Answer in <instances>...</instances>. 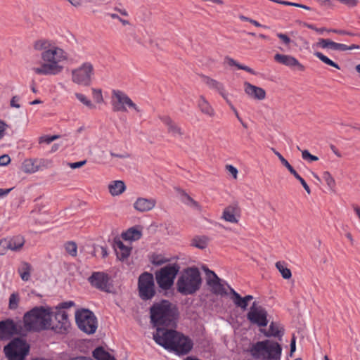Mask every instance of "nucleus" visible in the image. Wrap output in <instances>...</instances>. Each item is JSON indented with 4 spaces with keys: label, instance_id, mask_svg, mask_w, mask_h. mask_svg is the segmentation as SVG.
Segmentation results:
<instances>
[{
    "label": "nucleus",
    "instance_id": "obj_1",
    "mask_svg": "<svg viewBox=\"0 0 360 360\" xmlns=\"http://www.w3.org/2000/svg\"><path fill=\"white\" fill-rule=\"evenodd\" d=\"M34 48L41 51V58L44 63L38 68H34L37 75H57L63 70V63L68 60V53L54 42L47 39H39L34 42Z\"/></svg>",
    "mask_w": 360,
    "mask_h": 360
},
{
    "label": "nucleus",
    "instance_id": "obj_2",
    "mask_svg": "<svg viewBox=\"0 0 360 360\" xmlns=\"http://www.w3.org/2000/svg\"><path fill=\"white\" fill-rule=\"evenodd\" d=\"M153 340L168 352L178 356L188 354L193 347L191 338L172 329L158 328L153 333Z\"/></svg>",
    "mask_w": 360,
    "mask_h": 360
},
{
    "label": "nucleus",
    "instance_id": "obj_3",
    "mask_svg": "<svg viewBox=\"0 0 360 360\" xmlns=\"http://www.w3.org/2000/svg\"><path fill=\"white\" fill-rule=\"evenodd\" d=\"M20 324L19 332L22 337H26L30 333L45 330L51 326V315L49 309L43 307H35L24 314L22 320H19Z\"/></svg>",
    "mask_w": 360,
    "mask_h": 360
},
{
    "label": "nucleus",
    "instance_id": "obj_4",
    "mask_svg": "<svg viewBox=\"0 0 360 360\" xmlns=\"http://www.w3.org/2000/svg\"><path fill=\"white\" fill-rule=\"evenodd\" d=\"M151 323L157 328L174 327L178 312L176 307L167 300L155 302L150 309ZM158 329H156L157 330Z\"/></svg>",
    "mask_w": 360,
    "mask_h": 360
},
{
    "label": "nucleus",
    "instance_id": "obj_5",
    "mask_svg": "<svg viewBox=\"0 0 360 360\" xmlns=\"http://www.w3.org/2000/svg\"><path fill=\"white\" fill-rule=\"evenodd\" d=\"M249 352L257 360H280L282 347L276 342L265 340L253 344Z\"/></svg>",
    "mask_w": 360,
    "mask_h": 360
},
{
    "label": "nucleus",
    "instance_id": "obj_6",
    "mask_svg": "<svg viewBox=\"0 0 360 360\" xmlns=\"http://www.w3.org/2000/svg\"><path fill=\"white\" fill-rule=\"evenodd\" d=\"M202 278L199 270L195 267L185 269L176 282L178 292L184 295H193L200 288Z\"/></svg>",
    "mask_w": 360,
    "mask_h": 360
},
{
    "label": "nucleus",
    "instance_id": "obj_7",
    "mask_svg": "<svg viewBox=\"0 0 360 360\" xmlns=\"http://www.w3.org/2000/svg\"><path fill=\"white\" fill-rule=\"evenodd\" d=\"M30 345L20 338H14L4 348L8 360H25L30 352Z\"/></svg>",
    "mask_w": 360,
    "mask_h": 360
},
{
    "label": "nucleus",
    "instance_id": "obj_8",
    "mask_svg": "<svg viewBox=\"0 0 360 360\" xmlns=\"http://www.w3.org/2000/svg\"><path fill=\"white\" fill-rule=\"evenodd\" d=\"M75 321L78 328L86 334H94L97 329V319L89 309L77 310L75 313Z\"/></svg>",
    "mask_w": 360,
    "mask_h": 360
},
{
    "label": "nucleus",
    "instance_id": "obj_9",
    "mask_svg": "<svg viewBox=\"0 0 360 360\" xmlns=\"http://www.w3.org/2000/svg\"><path fill=\"white\" fill-rule=\"evenodd\" d=\"M180 266L177 264H168L160 269L155 274L156 281L160 288L164 290L169 289L174 283V280L179 271Z\"/></svg>",
    "mask_w": 360,
    "mask_h": 360
},
{
    "label": "nucleus",
    "instance_id": "obj_10",
    "mask_svg": "<svg viewBox=\"0 0 360 360\" xmlns=\"http://www.w3.org/2000/svg\"><path fill=\"white\" fill-rule=\"evenodd\" d=\"M111 104L114 112H127V107L134 109L137 112L141 111L133 101L124 92L120 90H112Z\"/></svg>",
    "mask_w": 360,
    "mask_h": 360
},
{
    "label": "nucleus",
    "instance_id": "obj_11",
    "mask_svg": "<svg viewBox=\"0 0 360 360\" xmlns=\"http://www.w3.org/2000/svg\"><path fill=\"white\" fill-rule=\"evenodd\" d=\"M94 75V68L92 63L85 62L72 70V81L77 84L88 86L91 83Z\"/></svg>",
    "mask_w": 360,
    "mask_h": 360
},
{
    "label": "nucleus",
    "instance_id": "obj_12",
    "mask_svg": "<svg viewBox=\"0 0 360 360\" xmlns=\"http://www.w3.org/2000/svg\"><path fill=\"white\" fill-rule=\"evenodd\" d=\"M138 287L142 300L152 299L155 293L153 276L148 272L142 274L139 278Z\"/></svg>",
    "mask_w": 360,
    "mask_h": 360
},
{
    "label": "nucleus",
    "instance_id": "obj_13",
    "mask_svg": "<svg viewBox=\"0 0 360 360\" xmlns=\"http://www.w3.org/2000/svg\"><path fill=\"white\" fill-rule=\"evenodd\" d=\"M51 162L44 158L25 159L22 163V171L26 174H34L39 171L48 169L51 167Z\"/></svg>",
    "mask_w": 360,
    "mask_h": 360
},
{
    "label": "nucleus",
    "instance_id": "obj_14",
    "mask_svg": "<svg viewBox=\"0 0 360 360\" xmlns=\"http://www.w3.org/2000/svg\"><path fill=\"white\" fill-rule=\"evenodd\" d=\"M20 324L11 319L0 321V340H7L15 335L22 337L19 332Z\"/></svg>",
    "mask_w": 360,
    "mask_h": 360
},
{
    "label": "nucleus",
    "instance_id": "obj_15",
    "mask_svg": "<svg viewBox=\"0 0 360 360\" xmlns=\"http://www.w3.org/2000/svg\"><path fill=\"white\" fill-rule=\"evenodd\" d=\"M25 242V238L20 235L0 240V255H6L8 250L20 251Z\"/></svg>",
    "mask_w": 360,
    "mask_h": 360
},
{
    "label": "nucleus",
    "instance_id": "obj_16",
    "mask_svg": "<svg viewBox=\"0 0 360 360\" xmlns=\"http://www.w3.org/2000/svg\"><path fill=\"white\" fill-rule=\"evenodd\" d=\"M248 319L258 326H266L268 323L267 312L264 308L258 305L255 302L250 308L247 314Z\"/></svg>",
    "mask_w": 360,
    "mask_h": 360
},
{
    "label": "nucleus",
    "instance_id": "obj_17",
    "mask_svg": "<svg viewBox=\"0 0 360 360\" xmlns=\"http://www.w3.org/2000/svg\"><path fill=\"white\" fill-rule=\"evenodd\" d=\"M207 284L212 288L214 293L217 295L226 294L222 281L211 270H206Z\"/></svg>",
    "mask_w": 360,
    "mask_h": 360
},
{
    "label": "nucleus",
    "instance_id": "obj_18",
    "mask_svg": "<svg viewBox=\"0 0 360 360\" xmlns=\"http://www.w3.org/2000/svg\"><path fill=\"white\" fill-rule=\"evenodd\" d=\"M55 318L57 323L51 328L57 333L65 334L68 333L70 328V323L68 314L65 312H59L56 314Z\"/></svg>",
    "mask_w": 360,
    "mask_h": 360
},
{
    "label": "nucleus",
    "instance_id": "obj_19",
    "mask_svg": "<svg viewBox=\"0 0 360 360\" xmlns=\"http://www.w3.org/2000/svg\"><path fill=\"white\" fill-rule=\"evenodd\" d=\"M109 276L104 272H94L89 278V281L91 284L101 290H106L108 287Z\"/></svg>",
    "mask_w": 360,
    "mask_h": 360
},
{
    "label": "nucleus",
    "instance_id": "obj_20",
    "mask_svg": "<svg viewBox=\"0 0 360 360\" xmlns=\"http://www.w3.org/2000/svg\"><path fill=\"white\" fill-rule=\"evenodd\" d=\"M274 60L290 68H296L300 71H304L305 69L304 66L302 65L297 59L290 55L277 53L274 56Z\"/></svg>",
    "mask_w": 360,
    "mask_h": 360
},
{
    "label": "nucleus",
    "instance_id": "obj_21",
    "mask_svg": "<svg viewBox=\"0 0 360 360\" xmlns=\"http://www.w3.org/2000/svg\"><path fill=\"white\" fill-rule=\"evenodd\" d=\"M160 120L167 127V132L174 137H181L184 130L169 116H160Z\"/></svg>",
    "mask_w": 360,
    "mask_h": 360
},
{
    "label": "nucleus",
    "instance_id": "obj_22",
    "mask_svg": "<svg viewBox=\"0 0 360 360\" xmlns=\"http://www.w3.org/2000/svg\"><path fill=\"white\" fill-rule=\"evenodd\" d=\"M156 205L154 198H139L134 203V207L139 212H145L153 210Z\"/></svg>",
    "mask_w": 360,
    "mask_h": 360
},
{
    "label": "nucleus",
    "instance_id": "obj_23",
    "mask_svg": "<svg viewBox=\"0 0 360 360\" xmlns=\"http://www.w3.org/2000/svg\"><path fill=\"white\" fill-rule=\"evenodd\" d=\"M245 91L252 98L263 100L266 97V91L264 89L252 85L249 82H245Z\"/></svg>",
    "mask_w": 360,
    "mask_h": 360
},
{
    "label": "nucleus",
    "instance_id": "obj_24",
    "mask_svg": "<svg viewBox=\"0 0 360 360\" xmlns=\"http://www.w3.org/2000/svg\"><path fill=\"white\" fill-rule=\"evenodd\" d=\"M114 248L117 257L120 260L127 259L129 256L131 250V246L125 245L121 240L115 241Z\"/></svg>",
    "mask_w": 360,
    "mask_h": 360
},
{
    "label": "nucleus",
    "instance_id": "obj_25",
    "mask_svg": "<svg viewBox=\"0 0 360 360\" xmlns=\"http://www.w3.org/2000/svg\"><path fill=\"white\" fill-rule=\"evenodd\" d=\"M108 189L110 193L113 195H120L122 193L124 192L126 189V186L124 183V181L120 180H116L112 181L109 185H108Z\"/></svg>",
    "mask_w": 360,
    "mask_h": 360
},
{
    "label": "nucleus",
    "instance_id": "obj_26",
    "mask_svg": "<svg viewBox=\"0 0 360 360\" xmlns=\"http://www.w3.org/2000/svg\"><path fill=\"white\" fill-rule=\"evenodd\" d=\"M238 212V208L236 205H231L227 207L223 212V218L224 220L231 223H237L238 219L236 214Z\"/></svg>",
    "mask_w": 360,
    "mask_h": 360
},
{
    "label": "nucleus",
    "instance_id": "obj_27",
    "mask_svg": "<svg viewBox=\"0 0 360 360\" xmlns=\"http://www.w3.org/2000/svg\"><path fill=\"white\" fill-rule=\"evenodd\" d=\"M230 294L231 295V300L234 304L240 307L243 309H246L248 305V303L246 302V300L244 299V297H242L236 291H235L234 289H233L231 287L228 285Z\"/></svg>",
    "mask_w": 360,
    "mask_h": 360
},
{
    "label": "nucleus",
    "instance_id": "obj_28",
    "mask_svg": "<svg viewBox=\"0 0 360 360\" xmlns=\"http://www.w3.org/2000/svg\"><path fill=\"white\" fill-rule=\"evenodd\" d=\"M203 82L211 89H216L224 99H226V94L224 91V88L222 84L220 82L210 78L208 77H205L203 78Z\"/></svg>",
    "mask_w": 360,
    "mask_h": 360
},
{
    "label": "nucleus",
    "instance_id": "obj_29",
    "mask_svg": "<svg viewBox=\"0 0 360 360\" xmlns=\"http://www.w3.org/2000/svg\"><path fill=\"white\" fill-rule=\"evenodd\" d=\"M198 105L203 114L207 115L209 117H213L214 115V110L204 96H201L200 97Z\"/></svg>",
    "mask_w": 360,
    "mask_h": 360
},
{
    "label": "nucleus",
    "instance_id": "obj_30",
    "mask_svg": "<svg viewBox=\"0 0 360 360\" xmlns=\"http://www.w3.org/2000/svg\"><path fill=\"white\" fill-rule=\"evenodd\" d=\"M31 271L32 266L25 262H22L18 269L21 279L24 281H27L30 278Z\"/></svg>",
    "mask_w": 360,
    "mask_h": 360
},
{
    "label": "nucleus",
    "instance_id": "obj_31",
    "mask_svg": "<svg viewBox=\"0 0 360 360\" xmlns=\"http://www.w3.org/2000/svg\"><path fill=\"white\" fill-rule=\"evenodd\" d=\"M141 237V231L137 229L132 227L129 229L126 232L122 234V238L125 240H136L140 239Z\"/></svg>",
    "mask_w": 360,
    "mask_h": 360
},
{
    "label": "nucleus",
    "instance_id": "obj_32",
    "mask_svg": "<svg viewBox=\"0 0 360 360\" xmlns=\"http://www.w3.org/2000/svg\"><path fill=\"white\" fill-rule=\"evenodd\" d=\"M93 356L96 360H116L113 356L101 347H97L94 350Z\"/></svg>",
    "mask_w": 360,
    "mask_h": 360
},
{
    "label": "nucleus",
    "instance_id": "obj_33",
    "mask_svg": "<svg viewBox=\"0 0 360 360\" xmlns=\"http://www.w3.org/2000/svg\"><path fill=\"white\" fill-rule=\"evenodd\" d=\"M330 49H333V50L345 51L353 50V49H359L360 46L356 45V44H352L350 46H347L344 44H340V43H337V42L331 41Z\"/></svg>",
    "mask_w": 360,
    "mask_h": 360
},
{
    "label": "nucleus",
    "instance_id": "obj_34",
    "mask_svg": "<svg viewBox=\"0 0 360 360\" xmlns=\"http://www.w3.org/2000/svg\"><path fill=\"white\" fill-rule=\"evenodd\" d=\"M283 335V333L280 330L279 326L274 322L270 324L269 330L265 333V335L267 337L273 336L278 338L280 340Z\"/></svg>",
    "mask_w": 360,
    "mask_h": 360
},
{
    "label": "nucleus",
    "instance_id": "obj_35",
    "mask_svg": "<svg viewBox=\"0 0 360 360\" xmlns=\"http://www.w3.org/2000/svg\"><path fill=\"white\" fill-rule=\"evenodd\" d=\"M225 60L228 63V65H229L230 66H236L239 70H245V71H246L252 75H256V72L254 70L249 68L248 66L238 63L236 60H235L234 59H233L231 58L226 57Z\"/></svg>",
    "mask_w": 360,
    "mask_h": 360
},
{
    "label": "nucleus",
    "instance_id": "obj_36",
    "mask_svg": "<svg viewBox=\"0 0 360 360\" xmlns=\"http://www.w3.org/2000/svg\"><path fill=\"white\" fill-rule=\"evenodd\" d=\"M276 266L285 279H289L292 276L290 270L282 262H277Z\"/></svg>",
    "mask_w": 360,
    "mask_h": 360
},
{
    "label": "nucleus",
    "instance_id": "obj_37",
    "mask_svg": "<svg viewBox=\"0 0 360 360\" xmlns=\"http://www.w3.org/2000/svg\"><path fill=\"white\" fill-rule=\"evenodd\" d=\"M314 56H316L320 60H321L323 63H324L326 65H328L330 66H332L338 70L340 69V67L339 65L332 60H330L329 58L323 55L322 53L316 51L314 53Z\"/></svg>",
    "mask_w": 360,
    "mask_h": 360
},
{
    "label": "nucleus",
    "instance_id": "obj_38",
    "mask_svg": "<svg viewBox=\"0 0 360 360\" xmlns=\"http://www.w3.org/2000/svg\"><path fill=\"white\" fill-rule=\"evenodd\" d=\"M20 295L18 292H13L9 297L8 308L11 310H15L18 307L20 302Z\"/></svg>",
    "mask_w": 360,
    "mask_h": 360
},
{
    "label": "nucleus",
    "instance_id": "obj_39",
    "mask_svg": "<svg viewBox=\"0 0 360 360\" xmlns=\"http://www.w3.org/2000/svg\"><path fill=\"white\" fill-rule=\"evenodd\" d=\"M207 244V239L205 237H195L191 241V245L199 249L205 248Z\"/></svg>",
    "mask_w": 360,
    "mask_h": 360
},
{
    "label": "nucleus",
    "instance_id": "obj_40",
    "mask_svg": "<svg viewBox=\"0 0 360 360\" xmlns=\"http://www.w3.org/2000/svg\"><path fill=\"white\" fill-rule=\"evenodd\" d=\"M181 201L191 206V207H195V208H198L199 207V205L198 203L195 201L193 199H192L187 193H186L185 192H182L181 193Z\"/></svg>",
    "mask_w": 360,
    "mask_h": 360
},
{
    "label": "nucleus",
    "instance_id": "obj_41",
    "mask_svg": "<svg viewBox=\"0 0 360 360\" xmlns=\"http://www.w3.org/2000/svg\"><path fill=\"white\" fill-rule=\"evenodd\" d=\"M181 201L191 206V207H195V208H198L199 207V205L198 203L195 201L193 199H192L187 193H186L185 192H182L181 193Z\"/></svg>",
    "mask_w": 360,
    "mask_h": 360
},
{
    "label": "nucleus",
    "instance_id": "obj_42",
    "mask_svg": "<svg viewBox=\"0 0 360 360\" xmlns=\"http://www.w3.org/2000/svg\"><path fill=\"white\" fill-rule=\"evenodd\" d=\"M66 252L71 256L75 257L77 253V246L75 242L70 241L65 244Z\"/></svg>",
    "mask_w": 360,
    "mask_h": 360
},
{
    "label": "nucleus",
    "instance_id": "obj_43",
    "mask_svg": "<svg viewBox=\"0 0 360 360\" xmlns=\"http://www.w3.org/2000/svg\"><path fill=\"white\" fill-rule=\"evenodd\" d=\"M290 174H292L299 181V182L301 183L307 193L310 194L311 190L304 179L294 169L290 172Z\"/></svg>",
    "mask_w": 360,
    "mask_h": 360
},
{
    "label": "nucleus",
    "instance_id": "obj_44",
    "mask_svg": "<svg viewBox=\"0 0 360 360\" xmlns=\"http://www.w3.org/2000/svg\"><path fill=\"white\" fill-rule=\"evenodd\" d=\"M75 96L81 103H82L86 106L90 108H94V105L91 103V101L89 100L84 94L80 93H76Z\"/></svg>",
    "mask_w": 360,
    "mask_h": 360
},
{
    "label": "nucleus",
    "instance_id": "obj_45",
    "mask_svg": "<svg viewBox=\"0 0 360 360\" xmlns=\"http://www.w3.org/2000/svg\"><path fill=\"white\" fill-rule=\"evenodd\" d=\"M323 179L330 188H333L335 186V179L328 172H324L323 173Z\"/></svg>",
    "mask_w": 360,
    "mask_h": 360
},
{
    "label": "nucleus",
    "instance_id": "obj_46",
    "mask_svg": "<svg viewBox=\"0 0 360 360\" xmlns=\"http://www.w3.org/2000/svg\"><path fill=\"white\" fill-rule=\"evenodd\" d=\"M274 154L278 158L281 163L288 169V171L290 172L293 169V167L290 165V163L288 162L287 160H285L283 156L278 151H276L275 149H272Z\"/></svg>",
    "mask_w": 360,
    "mask_h": 360
},
{
    "label": "nucleus",
    "instance_id": "obj_47",
    "mask_svg": "<svg viewBox=\"0 0 360 360\" xmlns=\"http://www.w3.org/2000/svg\"><path fill=\"white\" fill-rule=\"evenodd\" d=\"M60 138L59 135H53V136H42L39 139V143H46V144L51 143L52 141Z\"/></svg>",
    "mask_w": 360,
    "mask_h": 360
},
{
    "label": "nucleus",
    "instance_id": "obj_48",
    "mask_svg": "<svg viewBox=\"0 0 360 360\" xmlns=\"http://www.w3.org/2000/svg\"><path fill=\"white\" fill-rule=\"evenodd\" d=\"M302 157L304 160L313 162L319 160L317 156L311 155L307 150H304L302 151Z\"/></svg>",
    "mask_w": 360,
    "mask_h": 360
},
{
    "label": "nucleus",
    "instance_id": "obj_49",
    "mask_svg": "<svg viewBox=\"0 0 360 360\" xmlns=\"http://www.w3.org/2000/svg\"><path fill=\"white\" fill-rule=\"evenodd\" d=\"M93 97L95 101L98 103H101L103 102V98L102 96V92L101 89H93Z\"/></svg>",
    "mask_w": 360,
    "mask_h": 360
},
{
    "label": "nucleus",
    "instance_id": "obj_50",
    "mask_svg": "<svg viewBox=\"0 0 360 360\" xmlns=\"http://www.w3.org/2000/svg\"><path fill=\"white\" fill-rule=\"evenodd\" d=\"M276 36L281 40V41L287 46L291 44L292 40L290 38L285 34L283 33H277Z\"/></svg>",
    "mask_w": 360,
    "mask_h": 360
},
{
    "label": "nucleus",
    "instance_id": "obj_51",
    "mask_svg": "<svg viewBox=\"0 0 360 360\" xmlns=\"http://www.w3.org/2000/svg\"><path fill=\"white\" fill-rule=\"evenodd\" d=\"M330 42L331 40L328 39H320L319 41L317 42V46L322 48V49H326L330 48Z\"/></svg>",
    "mask_w": 360,
    "mask_h": 360
},
{
    "label": "nucleus",
    "instance_id": "obj_52",
    "mask_svg": "<svg viewBox=\"0 0 360 360\" xmlns=\"http://www.w3.org/2000/svg\"><path fill=\"white\" fill-rule=\"evenodd\" d=\"M20 101V98L18 96H14L12 97V98L11 100L10 105L12 108H20V105L19 103Z\"/></svg>",
    "mask_w": 360,
    "mask_h": 360
},
{
    "label": "nucleus",
    "instance_id": "obj_53",
    "mask_svg": "<svg viewBox=\"0 0 360 360\" xmlns=\"http://www.w3.org/2000/svg\"><path fill=\"white\" fill-rule=\"evenodd\" d=\"M86 163V160H82L76 162L68 163V165L72 169H77L84 166Z\"/></svg>",
    "mask_w": 360,
    "mask_h": 360
},
{
    "label": "nucleus",
    "instance_id": "obj_54",
    "mask_svg": "<svg viewBox=\"0 0 360 360\" xmlns=\"http://www.w3.org/2000/svg\"><path fill=\"white\" fill-rule=\"evenodd\" d=\"M11 161V158L8 155H3L0 156V165L6 166Z\"/></svg>",
    "mask_w": 360,
    "mask_h": 360
},
{
    "label": "nucleus",
    "instance_id": "obj_55",
    "mask_svg": "<svg viewBox=\"0 0 360 360\" xmlns=\"http://www.w3.org/2000/svg\"><path fill=\"white\" fill-rule=\"evenodd\" d=\"M226 169L233 176L234 179L237 178L238 170L235 167H233V165H226Z\"/></svg>",
    "mask_w": 360,
    "mask_h": 360
},
{
    "label": "nucleus",
    "instance_id": "obj_56",
    "mask_svg": "<svg viewBox=\"0 0 360 360\" xmlns=\"http://www.w3.org/2000/svg\"><path fill=\"white\" fill-rule=\"evenodd\" d=\"M318 2L323 6L332 8H333V4L332 0H317Z\"/></svg>",
    "mask_w": 360,
    "mask_h": 360
},
{
    "label": "nucleus",
    "instance_id": "obj_57",
    "mask_svg": "<svg viewBox=\"0 0 360 360\" xmlns=\"http://www.w3.org/2000/svg\"><path fill=\"white\" fill-rule=\"evenodd\" d=\"M328 32H332L333 33H336V34H340V35H349V36H352L353 34L347 32V31H345V30H335V29H333V30H328Z\"/></svg>",
    "mask_w": 360,
    "mask_h": 360
},
{
    "label": "nucleus",
    "instance_id": "obj_58",
    "mask_svg": "<svg viewBox=\"0 0 360 360\" xmlns=\"http://www.w3.org/2000/svg\"><path fill=\"white\" fill-rule=\"evenodd\" d=\"M167 262H168V259H163L158 256L154 258L153 260V263L155 265H161L164 263H166Z\"/></svg>",
    "mask_w": 360,
    "mask_h": 360
},
{
    "label": "nucleus",
    "instance_id": "obj_59",
    "mask_svg": "<svg viewBox=\"0 0 360 360\" xmlns=\"http://www.w3.org/2000/svg\"><path fill=\"white\" fill-rule=\"evenodd\" d=\"M74 305L75 302L73 301L64 302L60 304V307L62 309H69Z\"/></svg>",
    "mask_w": 360,
    "mask_h": 360
},
{
    "label": "nucleus",
    "instance_id": "obj_60",
    "mask_svg": "<svg viewBox=\"0 0 360 360\" xmlns=\"http://www.w3.org/2000/svg\"><path fill=\"white\" fill-rule=\"evenodd\" d=\"M6 124L0 120V140L4 137V131L6 129Z\"/></svg>",
    "mask_w": 360,
    "mask_h": 360
},
{
    "label": "nucleus",
    "instance_id": "obj_61",
    "mask_svg": "<svg viewBox=\"0 0 360 360\" xmlns=\"http://www.w3.org/2000/svg\"><path fill=\"white\" fill-rule=\"evenodd\" d=\"M226 100L229 103V105H230L231 110L233 111L234 114L236 115V117H237V119L240 121V122H242V119L240 117V115H239L237 110L236 109V108L231 103H229V100L227 98Z\"/></svg>",
    "mask_w": 360,
    "mask_h": 360
},
{
    "label": "nucleus",
    "instance_id": "obj_62",
    "mask_svg": "<svg viewBox=\"0 0 360 360\" xmlns=\"http://www.w3.org/2000/svg\"><path fill=\"white\" fill-rule=\"evenodd\" d=\"M113 9L115 11L119 12L122 15H124V16H128L129 15L128 12L124 8H119L117 6H115Z\"/></svg>",
    "mask_w": 360,
    "mask_h": 360
},
{
    "label": "nucleus",
    "instance_id": "obj_63",
    "mask_svg": "<svg viewBox=\"0 0 360 360\" xmlns=\"http://www.w3.org/2000/svg\"><path fill=\"white\" fill-rule=\"evenodd\" d=\"M13 188L3 189L0 188V198L7 195Z\"/></svg>",
    "mask_w": 360,
    "mask_h": 360
},
{
    "label": "nucleus",
    "instance_id": "obj_64",
    "mask_svg": "<svg viewBox=\"0 0 360 360\" xmlns=\"http://www.w3.org/2000/svg\"><path fill=\"white\" fill-rule=\"evenodd\" d=\"M110 155L112 157H116V158H127L129 157V155L127 153H124V154H116L115 153H112V152H110Z\"/></svg>",
    "mask_w": 360,
    "mask_h": 360
}]
</instances>
